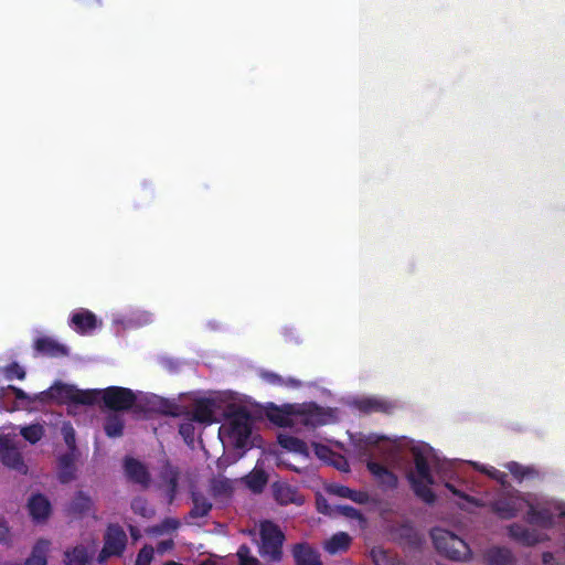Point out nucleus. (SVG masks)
Segmentation results:
<instances>
[{
    "instance_id": "obj_1",
    "label": "nucleus",
    "mask_w": 565,
    "mask_h": 565,
    "mask_svg": "<svg viewBox=\"0 0 565 565\" xmlns=\"http://www.w3.org/2000/svg\"><path fill=\"white\" fill-rule=\"evenodd\" d=\"M285 542L286 534L278 524L270 520L259 522L256 544L258 554L264 561L280 563L284 559Z\"/></svg>"
},
{
    "instance_id": "obj_2",
    "label": "nucleus",
    "mask_w": 565,
    "mask_h": 565,
    "mask_svg": "<svg viewBox=\"0 0 565 565\" xmlns=\"http://www.w3.org/2000/svg\"><path fill=\"white\" fill-rule=\"evenodd\" d=\"M430 536L435 548L452 561H466L470 556L469 545L452 532L444 529H433Z\"/></svg>"
},
{
    "instance_id": "obj_3",
    "label": "nucleus",
    "mask_w": 565,
    "mask_h": 565,
    "mask_svg": "<svg viewBox=\"0 0 565 565\" xmlns=\"http://www.w3.org/2000/svg\"><path fill=\"white\" fill-rule=\"evenodd\" d=\"M296 411L297 425L308 428H317L329 424L332 419V409L324 408L315 402L289 406Z\"/></svg>"
},
{
    "instance_id": "obj_4",
    "label": "nucleus",
    "mask_w": 565,
    "mask_h": 565,
    "mask_svg": "<svg viewBox=\"0 0 565 565\" xmlns=\"http://www.w3.org/2000/svg\"><path fill=\"white\" fill-rule=\"evenodd\" d=\"M226 429L237 448L245 447L252 434V417L248 411L239 407L233 412L227 418Z\"/></svg>"
},
{
    "instance_id": "obj_5",
    "label": "nucleus",
    "mask_w": 565,
    "mask_h": 565,
    "mask_svg": "<svg viewBox=\"0 0 565 565\" xmlns=\"http://www.w3.org/2000/svg\"><path fill=\"white\" fill-rule=\"evenodd\" d=\"M100 393L103 405L116 413L131 409L137 402L135 392L128 387L108 386Z\"/></svg>"
},
{
    "instance_id": "obj_6",
    "label": "nucleus",
    "mask_w": 565,
    "mask_h": 565,
    "mask_svg": "<svg viewBox=\"0 0 565 565\" xmlns=\"http://www.w3.org/2000/svg\"><path fill=\"white\" fill-rule=\"evenodd\" d=\"M127 545V535L117 523L108 524L104 534V546L97 557L98 563H105L111 556H121Z\"/></svg>"
},
{
    "instance_id": "obj_7",
    "label": "nucleus",
    "mask_w": 565,
    "mask_h": 565,
    "mask_svg": "<svg viewBox=\"0 0 565 565\" xmlns=\"http://www.w3.org/2000/svg\"><path fill=\"white\" fill-rule=\"evenodd\" d=\"M527 500L520 495L519 491L499 498L491 503V510L502 520L515 518L525 507Z\"/></svg>"
},
{
    "instance_id": "obj_8",
    "label": "nucleus",
    "mask_w": 565,
    "mask_h": 565,
    "mask_svg": "<svg viewBox=\"0 0 565 565\" xmlns=\"http://www.w3.org/2000/svg\"><path fill=\"white\" fill-rule=\"evenodd\" d=\"M0 461L8 468L26 473L28 467L24 463L21 452L14 443L6 435L0 436Z\"/></svg>"
},
{
    "instance_id": "obj_9",
    "label": "nucleus",
    "mask_w": 565,
    "mask_h": 565,
    "mask_svg": "<svg viewBox=\"0 0 565 565\" xmlns=\"http://www.w3.org/2000/svg\"><path fill=\"white\" fill-rule=\"evenodd\" d=\"M147 409L164 416L181 417L184 415V406L179 405L174 399H169L158 395H151L147 398Z\"/></svg>"
},
{
    "instance_id": "obj_10",
    "label": "nucleus",
    "mask_w": 565,
    "mask_h": 565,
    "mask_svg": "<svg viewBox=\"0 0 565 565\" xmlns=\"http://www.w3.org/2000/svg\"><path fill=\"white\" fill-rule=\"evenodd\" d=\"M295 565H322L320 553L308 542H298L291 546Z\"/></svg>"
},
{
    "instance_id": "obj_11",
    "label": "nucleus",
    "mask_w": 565,
    "mask_h": 565,
    "mask_svg": "<svg viewBox=\"0 0 565 565\" xmlns=\"http://www.w3.org/2000/svg\"><path fill=\"white\" fill-rule=\"evenodd\" d=\"M214 407V401L209 398H201L194 403L192 411H188L184 407L183 416L190 417L191 422L212 424L215 422Z\"/></svg>"
},
{
    "instance_id": "obj_12",
    "label": "nucleus",
    "mask_w": 565,
    "mask_h": 565,
    "mask_svg": "<svg viewBox=\"0 0 565 565\" xmlns=\"http://www.w3.org/2000/svg\"><path fill=\"white\" fill-rule=\"evenodd\" d=\"M159 477L166 488L168 503L171 504L174 501L175 495L178 493L180 470L178 467L171 465L169 461H166L161 467Z\"/></svg>"
},
{
    "instance_id": "obj_13",
    "label": "nucleus",
    "mask_w": 565,
    "mask_h": 565,
    "mask_svg": "<svg viewBox=\"0 0 565 565\" xmlns=\"http://www.w3.org/2000/svg\"><path fill=\"white\" fill-rule=\"evenodd\" d=\"M125 473L134 483L148 488L151 481L147 467L139 460L128 457L125 459Z\"/></svg>"
},
{
    "instance_id": "obj_14",
    "label": "nucleus",
    "mask_w": 565,
    "mask_h": 565,
    "mask_svg": "<svg viewBox=\"0 0 565 565\" xmlns=\"http://www.w3.org/2000/svg\"><path fill=\"white\" fill-rule=\"evenodd\" d=\"M366 468L377 480L381 488L385 490H394L397 488V476L382 463L371 460L366 463Z\"/></svg>"
},
{
    "instance_id": "obj_15",
    "label": "nucleus",
    "mask_w": 565,
    "mask_h": 565,
    "mask_svg": "<svg viewBox=\"0 0 565 565\" xmlns=\"http://www.w3.org/2000/svg\"><path fill=\"white\" fill-rule=\"evenodd\" d=\"M34 350L44 356L49 358H63L67 356L70 351L68 348L53 338L41 337L34 342Z\"/></svg>"
},
{
    "instance_id": "obj_16",
    "label": "nucleus",
    "mask_w": 565,
    "mask_h": 565,
    "mask_svg": "<svg viewBox=\"0 0 565 565\" xmlns=\"http://www.w3.org/2000/svg\"><path fill=\"white\" fill-rule=\"evenodd\" d=\"M525 505L529 508L525 519L530 524L541 527H551L553 525L555 514L551 508L545 505L536 507L529 501Z\"/></svg>"
},
{
    "instance_id": "obj_17",
    "label": "nucleus",
    "mask_w": 565,
    "mask_h": 565,
    "mask_svg": "<svg viewBox=\"0 0 565 565\" xmlns=\"http://www.w3.org/2000/svg\"><path fill=\"white\" fill-rule=\"evenodd\" d=\"M75 391L76 387L74 385L57 382L41 393V399H53L61 404L74 403Z\"/></svg>"
},
{
    "instance_id": "obj_18",
    "label": "nucleus",
    "mask_w": 565,
    "mask_h": 565,
    "mask_svg": "<svg viewBox=\"0 0 565 565\" xmlns=\"http://www.w3.org/2000/svg\"><path fill=\"white\" fill-rule=\"evenodd\" d=\"M76 452H65L57 458V478L63 484L72 482L76 478Z\"/></svg>"
},
{
    "instance_id": "obj_19",
    "label": "nucleus",
    "mask_w": 565,
    "mask_h": 565,
    "mask_svg": "<svg viewBox=\"0 0 565 565\" xmlns=\"http://www.w3.org/2000/svg\"><path fill=\"white\" fill-rule=\"evenodd\" d=\"M354 406L364 414L382 413L391 414L395 405L384 398L364 397L356 399Z\"/></svg>"
},
{
    "instance_id": "obj_20",
    "label": "nucleus",
    "mask_w": 565,
    "mask_h": 565,
    "mask_svg": "<svg viewBox=\"0 0 565 565\" xmlns=\"http://www.w3.org/2000/svg\"><path fill=\"white\" fill-rule=\"evenodd\" d=\"M508 531L511 539L525 546H534L543 541L542 535L537 531L530 530L520 523H512L509 525Z\"/></svg>"
},
{
    "instance_id": "obj_21",
    "label": "nucleus",
    "mask_w": 565,
    "mask_h": 565,
    "mask_svg": "<svg viewBox=\"0 0 565 565\" xmlns=\"http://www.w3.org/2000/svg\"><path fill=\"white\" fill-rule=\"evenodd\" d=\"M70 324L77 333L85 334L97 328V318L92 311L81 309L71 316Z\"/></svg>"
},
{
    "instance_id": "obj_22",
    "label": "nucleus",
    "mask_w": 565,
    "mask_h": 565,
    "mask_svg": "<svg viewBox=\"0 0 565 565\" xmlns=\"http://www.w3.org/2000/svg\"><path fill=\"white\" fill-rule=\"evenodd\" d=\"M31 518L36 522L45 521L51 514V503L41 493L32 494L28 501Z\"/></svg>"
},
{
    "instance_id": "obj_23",
    "label": "nucleus",
    "mask_w": 565,
    "mask_h": 565,
    "mask_svg": "<svg viewBox=\"0 0 565 565\" xmlns=\"http://www.w3.org/2000/svg\"><path fill=\"white\" fill-rule=\"evenodd\" d=\"M289 406H296V404H285L281 407H275L268 413V418L271 423L279 427H294L297 425L296 411Z\"/></svg>"
},
{
    "instance_id": "obj_24",
    "label": "nucleus",
    "mask_w": 565,
    "mask_h": 565,
    "mask_svg": "<svg viewBox=\"0 0 565 565\" xmlns=\"http://www.w3.org/2000/svg\"><path fill=\"white\" fill-rule=\"evenodd\" d=\"M93 508V501L89 495L83 491H77L67 507V513L74 518H82Z\"/></svg>"
},
{
    "instance_id": "obj_25",
    "label": "nucleus",
    "mask_w": 565,
    "mask_h": 565,
    "mask_svg": "<svg viewBox=\"0 0 565 565\" xmlns=\"http://www.w3.org/2000/svg\"><path fill=\"white\" fill-rule=\"evenodd\" d=\"M392 533L399 544L408 546H417L420 544V537L417 531L409 523H403L395 526L392 530Z\"/></svg>"
},
{
    "instance_id": "obj_26",
    "label": "nucleus",
    "mask_w": 565,
    "mask_h": 565,
    "mask_svg": "<svg viewBox=\"0 0 565 565\" xmlns=\"http://www.w3.org/2000/svg\"><path fill=\"white\" fill-rule=\"evenodd\" d=\"M407 478L411 483L412 490L414 491L416 497H418L422 501H424L427 504L435 503L436 494L429 488L431 483H427L426 481H424L420 478H417L413 473H409Z\"/></svg>"
},
{
    "instance_id": "obj_27",
    "label": "nucleus",
    "mask_w": 565,
    "mask_h": 565,
    "mask_svg": "<svg viewBox=\"0 0 565 565\" xmlns=\"http://www.w3.org/2000/svg\"><path fill=\"white\" fill-rule=\"evenodd\" d=\"M484 558L488 565H515V558L507 547H491L486 552Z\"/></svg>"
},
{
    "instance_id": "obj_28",
    "label": "nucleus",
    "mask_w": 565,
    "mask_h": 565,
    "mask_svg": "<svg viewBox=\"0 0 565 565\" xmlns=\"http://www.w3.org/2000/svg\"><path fill=\"white\" fill-rule=\"evenodd\" d=\"M507 469L519 482L523 480H534L541 477L540 471L534 466H524L516 461H510Z\"/></svg>"
},
{
    "instance_id": "obj_29",
    "label": "nucleus",
    "mask_w": 565,
    "mask_h": 565,
    "mask_svg": "<svg viewBox=\"0 0 565 565\" xmlns=\"http://www.w3.org/2000/svg\"><path fill=\"white\" fill-rule=\"evenodd\" d=\"M351 545V536L345 532H338L333 534L326 543L324 550L331 554L335 555L339 553L347 552Z\"/></svg>"
},
{
    "instance_id": "obj_30",
    "label": "nucleus",
    "mask_w": 565,
    "mask_h": 565,
    "mask_svg": "<svg viewBox=\"0 0 565 565\" xmlns=\"http://www.w3.org/2000/svg\"><path fill=\"white\" fill-rule=\"evenodd\" d=\"M370 557L374 565H405V563L398 558L396 553L385 550L382 546L372 547L370 551Z\"/></svg>"
},
{
    "instance_id": "obj_31",
    "label": "nucleus",
    "mask_w": 565,
    "mask_h": 565,
    "mask_svg": "<svg viewBox=\"0 0 565 565\" xmlns=\"http://www.w3.org/2000/svg\"><path fill=\"white\" fill-rule=\"evenodd\" d=\"M412 454L414 457V465L417 472V478L423 479L427 483H434L430 467L424 452L419 448H413Z\"/></svg>"
},
{
    "instance_id": "obj_32",
    "label": "nucleus",
    "mask_w": 565,
    "mask_h": 565,
    "mask_svg": "<svg viewBox=\"0 0 565 565\" xmlns=\"http://www.w3.org/2000/svg\"><path fill=\"white\" fill-rule=\"evenodd\" d=\"M50 541L40 539L34 544L31 555L25 559V565H46V554L50 548Z\"/></svg>"
},
{
    "instance_id": "obj_33",
    "label": "nucleus",
    "mask_w": 565,
    "mask_h": 565,
    "mask_svg": "<svg viewBox=\"0 0 565 565\" xmlns=\"http://www.w3.org/2000/svg\"><path fill=\"white\" fill-rule=\"evenodd\" d=\"M124 427L125 422L119 414L113 413L106 416L104 422V430L108 437L116 438L122 436Z\"/></svg>"
},
{
    "instance_id": "obj_34",
    "label": "nucleus",
    "mask_w": 565,
    "mask_h": 565,
    "mask_svg": "<svg viewBox=\"0 0 565 565\" xmlns=\"http://www.w3.org/2000/svg\"><path fill=\"white\" fill-rule=\"evenodd\" d=\"M193 507L189 512L190 519L206 516L212 510V503L201 493L192 494Z\"/></svg>"
},
{
    "instance_id": "obj_35",
    "label": "nucleus",
    "mask_w": 565,
    "mask_h": 565,
    "mask_svg": "<svg viewBox=\"0 0 565 565\" xmlns=\"http://www.w3.org/2000/svg\"><path fill=\"white\" fill-rule=\"evenodd\" d=\"M89 561L88 550L84 545H77L64 553L65 565H86Z\"/></svg>"
},
{
    "instance_id": "obj_36",
    "label": "nucleus",
    "mask_w": 565,
    "mask_h": 565,
    "mask_svg": "<svg viewBox=\"0 0 565 565\" xmlns=\"http://www.w3.org/2000/svg\"><path fill=\"white\" fill-rule=\"evenodd\" d=\"M268 482V476L263 469H254L245 477L247 488L254 493L263 492Z\"/></svg>"
},
{
    "instance_id": "obj_37",
    "label": "nucleus",
    "mask_w": 565,
    "mask_h": 565,
    "mask_svg": "<svg viewBox=\"0 0 565 565\" xmlns=\"http://www.w3.org/2000/svg\"><path fill=\"white\" fill-rule=\"evenodd\" d=\"M262 379L267 382L268 384L276 385V386H287L291 388H299L301 386V382L297 379H284L279 374H276L274 372L265 371L262 373Z\"/></svg>"
},
{
    "instance_id": "obj_38",
    "label": "nucleus",
    "mask_w": 565,
    "mask_h": 565,
    "mask_svg": "<svg viewBox=\"0 0 565 565\" xmlns=\"http://www.w3.org/2000/svg\"><path fill=\"white\" fill-rule=\"evenodd\" d=\"M278 443L282 448L287 450L298 454L307 452V444L297 437L289 435H279Z\"/></svg>"
},
{
    "instance_id": "obj_39",
    "label": "nucleus",
    "mask_w": 565,
    "mask_h": 565,
    "mask_svg": "<svg viewBox=\"0 0 565 565\" xmlns=\"http://www.w3.org/2000/svg\"><path fill=\"white\" fill-rule=\"evenodd\" d=\"M130 508L135 514L140 515L143 519H151L156 514V510L143 497H137L132 499Z\"/></svg>"
},
{
    "instance_id": "obj_40",
    "label": "nucleus",
    "mask_w": 565,
    "mask_h": 565,
    "mask_svg": "<svg viewBox=\"0 0 565 565\" xmlns=\"http://www.w3.org/2000/svg\"><path fill=\"white\" fill-rule=\"evenodd\" d=\"M98 397L102 398L100 390H79L76 387L74 404L94 405Z\"/></svg>"
},
{
    "instance_id": "obj_41",
    "label": "nucleus",
    "mask_w": 565,
    "mask_h": 565,
    "mask_svg": "<svg viewBox=\"0 0 565 565\" xmlns=\"http://www.w3.org/2000/svg\"><path fill=\"white\" fill-rule=\"evenodd\" d=\"M21 436L30 444H36L44 435V428L41 424L25 426L20 431Z\"/></svg>"
},
{
    "instance_id": "obj_42",
    "label": "nucleus",
    "mask_w": 565,
    "mask_h": 565,
    "mask_svg": "<svg viewBox=\"0 0 565 565\" xmlns=\"http://www.w3.org/2000/svg\"><path fill=\"white\" fill-rule=\"evenodd\" d=\"M61 431L63 435V439L68 448L67 452L78 454V449L76 446V434L73 425L70 422L63 423Z\"/></svg>"
},
{
    "instance_id": "obj_43",
    "label": "nucleus",
    "mask_w": 565,
    "mask_h": 565,
    "mask_svg": "<svg viewBox=\"0 0 565 565\" xmlns=\"http://www.w3.org/2000/svg\"><path fill=\"white\" fill-rule=\"evenodd\" d=\"M475 467L486 473L487 476H489L491 479L498 481L502 487H507L508 486V481H507V473L495 469L494 467H490V468H487L484 466H480L478 463H475Z\"/></svg>"
},
{
    "instance_id": "obj_44",
    "label": "nucleus",
    "mask_w": 565,
    "mask_h": 565,
    "mask_svg": "<svg viewBox=\"0 0 565 565\" xmlns=\"http://www.w3.org/2000/svg\"><path fill=\"white\" fill-rule=\"evenodd\" d=\"M180 521L175 518H166L162 522L153 527V533L163 534L175 531L180 527Z\"/></svg>"
},
{
    "instance_id": "obj_45",
    "label": "nucleus",
    "mask_w": 565,
    "mask_h": 565,
    "mask_svg": "<svg viewBox=\"0 0 565 565\" xmlns=\"http://www.w3.org/2000/svg\"><path fill=\"white\" fill-rule=\"evenodd\" d=\"M236 555L238 565H259V561L250 555V548L246 544L238 547Z\"/></svg>"
},
{
    "instance_id": "obj_46",
    "label": "nucleus",
    "mask_w": 565,
    "mask_h": 565,
    "mask_svg": "<svg viewBox=\"0 0 565 565\" xmlns=\"http://www.w3.org/2000/svg\"><path fill=\"white\" fill-rule=\"evenodd\" d=\"M295 492L289 486H279L275 488V498L280 504L294 502Z\"/></svg>"
},
{
    "instance_id": "obj_47",
    "label": "nucleus",
    "mask_w": 565,
    "mask_h": 565,
    "mask_svg": "<svg viewBox=\"0 0 565 565\" xmlns=\"http://www.w3.org/2000/svg\"><path fill=\"white\" fill-rule=\"evenodd\" d=\"M3 372H4L7 380H13V379L24 380L25 375H26L24 369L22 366H20L19 363H17V362H12L9 365H7L3 369Z\"/></svg>"
},
{
    "instance_id": "obj_48",
    "label": "nucleus",
    "mask_w": 565,
    "mask_h": 565,
    "mask_svg": "<svg viewBox=\"0 0 565 565\" xmlns=\"http://www.w3.org/2000/svg\"><path fill=\"white\" fill-rule=\"evenodd\" d=\"M179 434L182 436L185 443L190 444L194 440L195 428L191 418L188 417L186 422H183L179 426Z\"/></svg>"
},
{
    "instance_id": "obj_49",
    "label": "nucleus",
    "mask_w": 565,
    "mask_h": 565,
    "mask_svg": "<svg viewBox=\"0 0 565 565\" xmlns=\"http://www.w3.org/2000/svg\"><path fill=\"white\" fill-rule=\"evenodd\" d=\"M153 547L151 545H145L137 554L135 565H150L153 559Z\"/></svg>"
},
{
    "instance_id": "obj_50",
    "label": "nucleus",
    "mask_w": 565,
    "mask_h": 565,
    "mask_svg": "<svg viewBox=\"0 0 565 565\" xmlns=\"http://www.w3.org/2000/svg\"><path fill=\"white\" fill-rule=\"evenodd\" d=\"M337 511L339 512V514H341L345 518H349L352 520H363L362 513L358 509H355L351 505H348V504L338 505Z\"/></svg>"
},
{
    "instance_id": "obj_51",
    "label": "nucleus",
    "mask_w": 565,
    "mask_h": 565,
    "mask_svg": "<svg viewBox=\"0 0 565 565\" xmlns=\"http://www.w3.org/2000/svg\"><path fill=\"white\" fill-rule=\"evenodd\" d=\"M329 492L340 498L349 499L351 494V488L342 484H334L329 488Z\"/></svg>"
},
{
    "instance_id": "obj_52",
    "label": "nucleus",
    "mask_w": 565,
    "mask_h": 565,
    "mask_svg": "<svg viewBox=\"0 0 565 565\" xmlns=\"http://www.w3.org/2000/svg\"><path fill=\"white\" fill-rule=\"evenodd\" d=\"M350 500L359 504H366L370 501V495L365 491H358L351 489Z\"/></svg>"
},
{
    "instance_id": "obj_53",
    "label": "nucleus",
    "mask_w": 565,
    "mask_h": 565,
    "mask_svg": "<svg viewBox=\"0 0 565 565\" xmlns=\"http://www.w3.org/2000/svg\"><path fill=\"white\" fill-rule=\"evenodd\" d=\"M445 487H446V488H447V489H448V490H449L454 495L459 497V498H461V499H463V500L468 501L469 503H473V504H476V499H475L473 497H471V495H469V494H467V493H465V492L460 491V490H459V489H457L452 483L447 482V483L445 484Z\"/></svg>"
},
{
    "instance_id": "obj_54",
    "label": "nucleus",
    "mask_w": 565,
    "mask_h": 565,
    "mask_svg": "<svg viewBox=\"0 0 565 565\" xmlns=\"http://www.w3.org/2000/svg\"><path fill=\"white\" fill-rule=\"evenodd\" d=\"M173 546H174V542L171 539L170 540L160 541L158 543V545H157V551L162 554V553L173 548Z\"/></svg>"
},
{
    "instance_id": "obj_55",
    "label": "nucleus",
    "mask_w": 565,
    "mask_h": 565,
    "mask_svg": "<svg viewBox=\"0 0 565 565\" xmlns=\"http://www.w3.org/2000/svg\"><path fill=\"white\" fill-rule=\"evenodd\" d=\"M8 390H10L14 394L17 399H20V401L29 399L28 394L23 390L17 387L14 385H9Z\"/></svg>"
},
{
    "instance_id": "obj_56",
    "label": "nucleus",
    "mask_w": 565,
    "mask_h": 565,
    "mask_svg": "<svg viewBox=\"0 0 565 565\" xmlns=\"http://www.w3.org/2000/svg\"><path fill=\"white\" fill-rule=\"evenodd\" d=\"M9 530L4 522H0V543L6 541Z\"/></svg>"
},
{
    "instance_id": "obj_57",
    "label": "nucleus",
    "mask_w": 565,
    "mask_h": 565,
    "mask_svg": "<svg viewBox=\"0 0 565 565\" xmlns=\"http://www.w3.org/2000/svg\"><path fill=\"white\" fill-rule=\"evenodd\" d=\"M554 558V555L551 552H544L542 554V561L544 564H548Z\"/></svg>"
},
{
    "instance_id": "obj_58",
    "label": "nucleus",
    "mask_w": 565,
    "mask_h": 565,
    "mask_svg": "<svg viewBox=\"0 0 565 565\" xmlns=\"http://www.w3.org/2000/svg\"><path fill=\"white\" fill-rule=\"evenodd\" d=\"M324 451H329V448L326 446H317L316 452L318 456H322Z\"/></svg>"
},
{
    "instance_id": "obj_59",
    "label": "nucleus",
    "mask_w": 565,
    "mask_h": 565,
    "mask_svg": "<svg viewBox=\"0 0 565 565\" xmlns=\"http://www.w3.org/2000/svg\"><path fill=\"white\" fill-rule=\"evenodd\" d=\"M129 530H130V534L134 539H138L139 537V531L138 529H136L135 526H129Z\"/></svg>"
},
{
    "instance_id": "obj_60",
    "label": "nucleus",
    "mask_w": 565,
    "mask_h": 565,
    "mask_svg": "<svg viewBox=\"0 0 565 565\" xmlns=\"http://www.w3.org/2000/svg\"><path fill=\"white\" fill-rule=\"evenodd\" d=\"M322 499H323V498H321V499H317L318 510H319L320 512H322V513H327V511H326V510H323V509L321 508Z\"/></svg>"
},
{
    "instance_id": "obj_61",
    "label": "nucleus",
    "mask_w": 565,
    "mask_h": 565,
    "mask_svg": "<svg viewBox=\"0 0 565 565\" xmlns=\"http://www.w3.org/2000/svg\"><path fill=\"white\" fill-rule=\"evenodd\" d=\"M200 565H216L215 562L211 559L203 561Z\"/></svg>"
},
{
    "instance_id": "obj_62",
    "label": "nucleus",
    "mask_w": 565,
    "mask_h": 565,
    "mask_svg": "<svg viewBox=\"0 0 565 565\" xmlns=\"http://www.w3.org/2000/svg\"><path fill=\"white\" fill-rule=\"evenodd\" d=\"M321 507H324V509H323V510H326V511H327L328 504H327L326 499H322Z\"/></svg>"
},
{
    "instance_id": "obj_63",
    "label": "nucleus",
    "mask_w": 565,
    "mask_h": 565,
    "mask_svg": "<svg viewBox=\"0 0 565 565\" xmlns=\"http://www.w3.org/2000/svg\"><path fill=\"white\" fill-rule=\"evenodd\" d=\"M558 515L565 520V510L564 511H559Z\"/></svg>"
}]
</instances>
